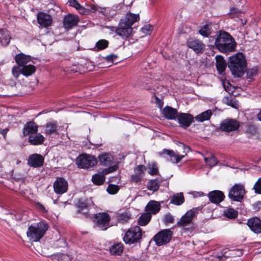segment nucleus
I'll return each instance as SVG.
<instances>
[{
	"label": "nucleus",
	"instance_id": "nucleus-1",
	"mask_svg": "<svg viewBox=\"0 0 261 261\" xmlns=\"http://www.w3.org/2000/svg\"><path fill=\"white\" fill-rule=\"evenodd\" d=\"M216 47L222 53H228L234 50L236 44L230 35L225 32L220 31L215 39Z\"/></svg>",
	"mask_w": 261,
	"mask_h": 261
},
{
	"label": "nucleus",
	"instance_id": "nucleus-2",
	"mask_svg": "<svg viewBox=\"0 0 261 261\" xmlns=\"http://www.w3.org/2000/svg\"><path fill=\"white\" fill-rule=\"evenodd\" d=\"M139 19L138 15L127 13L123 18L121 19L119 23L117 35L123 39L129 37L132 33V25Z\"/></svg>",
	"mask_w": 261,
	"mask_h": 261
},
{
	"label": "nucleus",
	"instance_id": "nucleus-3",
	"mask_svg": "<svg viewBox=\"0 0 261 261\" xmlns=\"http://www.w3.org/2000/svg\"><path fill=\"white\" fill-rule=\"evenodd\" d=\"M228 66L232 74L236 77H241L244 73L245 60L242 53H238L229 58Z\"/></svg>",
	"mask_w": 261,
	"mask_h": 261
},
{
	"label": "nucleus",
	"instance_id": "nucleus-4",
	"mask_svg": "<svg viewBox=\"0 0 261 261\" xmlns=\"http://www.w3.org/2000/svg\"><path fill=\"white\" fill-rule=\"evenodd\" d=\"M46 222L41 221L30 226L27 232V237L32 242L39 241L48 229Z\"/></svg>",
	"mask_w": 261,
	"mask_h": 261
},
{
	"label": "nucleus",
	"instance_id": "nucleus-5",
	"mask_svg": "<svg viewBox=\"0 0 261 261\" xmlns=\"http://www.w3.org/2000/svg\"><path fill=\"white\" fill-rule=\"evenodd\" d=\"M15 59L18 66L22 68V74L23 75L28 76L35 72L36 70L35 67L31 64L27 65L31 61L30 56L21 53L17 55Z\"/></svg>",
	"mask_w": 261,
	"mask_h": 261
},
{
	"label": "nucleus",
	"instance_id": "nucleus-6",
	"mask_svg": "<svg viewBox=\"0 0 261 261\" xmlns=\"http://www.w3.org/2000/svg\"><path fill=\"white\" fill-rule=\"evenodd\" d=\"M142 230L139 226L130 228L125 233L123 240L125 243L131 245L140 241L142 238Z\"/></svg>",
	"mask_w": 261,
	"mask_h": 261
},
{
	"label": "nucleus",
	"instance_id": "nucleus-7",
	"mask_svg": "<svg viewBox=\"0 0 261 261\" xmlns=\"http://www.w3.org/2000/svg\"><path fill=\"white\" fill-rule=\"evenodd\" d=\"M110 216L106 213H99L94 215V226L100 230H105L110 227Z\"/></svg>",
	"mask_w": 261,
	"mask_h": 261
},
{
	"label": "nucleus",
	"instance_id": "nucleus-8",
	"mask_svg": "<svg viewBox=\"0 0 261 261\" xmlns=\"http://www.w3.org/2000/svg\"><path fill=\"white\" fill-rule=\"evenodd\" d=\"M76 163L79 168L88 169L95 166L97 160L92 155L83 154L76 158Z\"/></svg>",
	"mask_w": 261,
	"mask_h": 261
},
{
	"label": "nucleus",
	"instance_id": "nucleus-9",
	"mask_svg": "<svg viewBox=\"0 0 261 261\" xmlns=\"http://www.w3.org/2000/svg\"><path fill=\"white\" fill-rule=\"evenodd\" d=\"M173 235L169 229L161 230L153 237V240L158 246H162L170 242Z\"/></svg>",
	"mask_w": 261,
	"mask_h": 261
},
{
	"label": "nucleus",
	"instance_id": "nucleus-10",
	"mask_svg": "<svg viewBox=\"0 0 261 261\" xmlns=\"http://www.w3.org/2000/svg\"><path fill=\"white\" fill-rule=\"evenodd\" d=\"M245 194V189L243 185L240 184L234 185L230 190L228 197L235 201H241Z\"/></svg>",
	"mask_w": 261,
	"mask_h": 261
},
{
	"label": "nucleus",
	"instance_id": "nucleus-11",
	"mask_svg": "<svg viewBox=\"0 0 261 261\" xmlns=\"http://www.w3.org/2000/svg\"><path fill=\"white\" fill-rule=\"evenodd\" d=\"M240 126V122L236 119H226L220 124V129L229 133L237 130Z\"/></svg>",
	"mask_w": 261,
	"mask_h": 261
},
{
	"label": "nucleus",
	"instance_id": "nucleus-12",
	"mask_svg": "<svg viewBox=\"0 0 261 261\" xmlns=\"http://www.w3.org/2000/svg\"><path fill=\"white\" fill-rule=\"evenodd\" d=\"M198 208H193L188 211L181 217L177 225L179 226H185L190 224L196 215L198 213Z\"/></svg>",
	"mask_w": 261,
	"mask_h": 261
},
{
	"label": "nucleus",
	"instance_id": "nucleus-13",
	"mask_svg": "<svg viewBox=\"0 0 261 261\" xmlns=\"http://www.w3.org/2000/svg\"><path fill=\"white\" fill-rule=\"evenodd\" d=\"M54 190L58 194H63L68 190V182L63 177H57L53 185Z\"/></svg>",
	"mask_w": 261,
	"mask_h": 261
},
{
	"label": "nucleus",
	"instance_id": "nucleus-14",
	"mask_svg": "<svg viewBox=\"0 0 261 261\" xmlns=\"http://www.w3.org/2000/svg\"><path fill=\"white\" fill-rule=\"evenodd\" d=\"M187 43L189 48L197 54L202 53L205 48V45L203 42L196 39L190 38L188 40Z\"/></svg>",
	"mask_w": 261,
	"mask_h": 261
},
{
	"label": "nucleus",
	"instance_id": "nucleus-15",
	"mask_svg": "<svg viewBox=\"0 0 261 261\" xmlns=\"http://www.w3.org/2000/svg\"><path fill=\"white\" fill-rule=\"evenodd\" d=\"M161 154H167L168 156L167 158L168 160L173 163L177 164L186 155L187 153H186L184 155H179L172 150L164 149L162 150Z\"/></svg>",
	"mask_w": 261,
	"mask_h": 261
},
{
	"label": "nucleus",
	"instance_id": "nucleus-16",
	"mask_svg": "<svg viewBox=\"0 0 261 261\" xmlns=\"http://www.w3.org/2000/svg\"><path fill=\"white\" fill-rule=\"evenodd\" d=\"M94 203L91 198L86 199H81L78 202V211L80 213H83L87 216V213L89 207L93 206Z\"/></svg>",
	"mask_w": 261,
	"mask_h": 261
},
{
	"label": "nucleus",
	"instance_id": "nucleus-17",
	"mask_svg": "<svg viewBox=\"0 0 261 261\" xmlns=\"http://www.w3.org/2000/svg\"><path fill=\"white\" fill-rule=\"evenodd\" d=\"M44 163L43 157L39 154H33L29 156L28 160V165L32 167L37 168L42 166Z\"/></svg>",
	"mask_w": 261,
	"mask_h": 261
},
{
	"label": "nucleus",
	"instance_id": "nucleus-18",
	"mask_svg": "<svg viewBox=\"0 0 261 261\" xmlns=\"http://www.w3.org/2000/svg\"><path fill=\"white\" fill-rule=\"evenodd\" d=\"M211 202L218 204L223 201L225 195L223 192L219 190H214L210 192L207 195Z\"/></svg>",
	"mask_w": 261,
	"mask_h": 261
},
{
	"label": "nucleus",
	"instance_id": "nucleus-19",
	"mask_svg": "<svg viewBox=\"0 0 261 261\" xmlns=\"http://www.w3.org/2000/svg\"><path fill=\"white\" fill-rule=\"evenodd\" d=\"M146 169V167L144 165L137 166L134 169V173L130 176L131 181L136 183L141 181Z\"/></svg>",
	"mask_w": 261,
	"mask_h": 261
},
{
	"label": "nucleus",
	"instance_id": "nucleus-20",
	"mask_svg": "<svg viewBox=\"0 0 261 261\" xmlns=\"http://www.w3.org/2000/svg\"><path fill=\"white\" fill-rule=\"evenodd\" d=\"M37 19L41 26L46 28L50 26L53 22L51 16L43 12H39L38 14Z\"/></svg>",
	"mask_w": 261,
	"mask_h": 261
},
{
	"label": "nucleus",
	"instance_id": "nucleus-21",
	"mask_svg": "<svg viewBox=\"0 0 261 261\" xmlns=\"http://www.w3.org/2000/svg\"><path fill=\"white\" fill-rule=\"evenodd\" d=\"M79 21L77 16L70 14L64 17L63 23L65 29L69 30L76 25Z\"/></svg>",
	"mask_w": 261,
	"mask_h": 261
},
{
	"label": "nucleus",
	"instance_id": "nucleus-22",
	"mask_svg": "<svg viewBox=\"0 0 261 261\" xmlns=\"http://www.w3.org/2000/svg\"><path fill=\"white\" fill-rule=\"evenodd\" d=\"M193 117L187 113H181L178 116V121L180 125L183 128L189 127L193 122Z\"/></svg>",
	"mask_w": 261,
	"mask_h": 261
},
{
	"label": "nucleus",
	"instance_id": "nucleus-23",
	"mask_svg": "<svg viewBox=\"0 0 261 261\" xmlns=\"http://www.w3.org/2000/svg\"><path fill=\"white\" fill-rule=\"evenodd\" d=\"M247 225L254 232H261V220L259 219L256 217L250 219L247 222Z\"/></svg>",
	"mask_w": 261,
	"mask_h": 261
},
{
	"label": "nucleus",
	"instance_id": "nucleus-24",
	"mask_svg": "<svg viewBox=\"0 0 261 261\" xmlns=\"http://www.w3.org/2000/svg\"><path fill=\"white\" fill-rule=\"evenodd\" d=\"M37 125L33 121H30L24 125L22 133L23 136H27L29 135H34L37 133Z\"/></svg>",
	"mask_w": 261,
	"mask_h": 261
},
{
	"label": "nucleus",
	"instance_id": "nucleus-25",
	"mask_svg": "<svg viewBox=\"0 0 261 261\" xmlns=\"http://www.w3.org/2000/svg\"><path fill=\"white\" fill-rule=\"evenodd\" d=\"M164 116L168 119H175L178 115L177 111L171 107L166 106L163 109Z\"/></svg>",
	"mask_w": 261,
	"mask_h": 261
},
{
	"label": "nucleus",
	"instance_id": "nucleus-26",
	"mask_svg": "<svg viewBox=\"0 0 261 261\" xmlns=\"http://www.w3.org/2000/svg\"><path fill=\"white\" fill-rule=\"evenodd\" d=\"M124 246L121 243H117L112 245L109 249L111 255L117 256L120 255L123 251Z\"/></svg>",
	"mask_w": 261,
	"mask_h": 261
},
{
	"label": "nucleus",
	"instance_id": "nucleus-27",
	"mask_svg": "<svg viewBox=\"0 0 261 261\" xmlns=\"http://www.w3.org/2000/svg\"><path fill=\"white\" fill-rule=\"evenodd\" d=\"M11 37L9 32L5 29H0V43L3 46H8L10 42Z\"/></svg>",
	"mask_w": 261,
	"mask_h": 261
},
{
	"label": "nucleus",
	"instance_id": "nucleus-28",
	"mask_svg": "<svg viewBox=\"0 0 261 261\" xmlns=\"http://www.w3.org/2000/svg\"><path fill=\"white\" fill-rule=\"evenodd\" d=\"M44 138L39 133H35L31 135L29 137V142L33 145H38L42 144L44 142Z\"/></svg>",
	"mask_w": 261,
	"mask_h": 261
},
{
	"label": "nucleus",
	"instance_id": "nucleus-29",
	"mask_svg": "<svg viewBox=\"0 0 261 261\" xmlns=\"http://www.w3.org/2000/svg\"><path fill=\"white\" fill-rule=\"evenodd\" d=\"M58 124L56 121L47 122L45 126L44 133L46 135L57 134Z\"/></svg>",
	"mask_w": 261,
	"mask_h": 261
},
{
	"label": "nucleus",
	"instance_id": "nucleus-30",
	"mask_svg": "<svg viewBox=\"0 0 261 261\" xmlns=\"http://www.w3.org/2000/svg\"><path fill=\"white\" fill-rule=\"evenodd\" d=\"M160 208V203L155 201H149L146 206V211L153 214L158 213Z\"/></svg>",
	"mask_w": 261,
	"mask_h": 261
},
{
	"label": "nucleus",
	"instance_id": "nucleus-31",
	"mask_svg": "<svg viewBox=\"0 0 261 261\" xmlns=\"http://www.w3.org/2000/svg\"><path fill=\"white\" fill-rule=\"evenodd\" d=\"M98 158L100 164L107 166L110 165L113 161V156L107 153H104L100 154L98 156Z\"/></svg>",
	"mask_w": 261,
	"mask_h": 261
},
{
	"label": "nucleus",
	"instance_id": "nucleus-32",
	"mask_svg": "<svg viewBox=\"0 0 261 261\" xmlns=\"http://www.w3.org/2000/svg\"><path fill=\"white\" fill-rule=\"evenodd\" d=\"M216 65L219 73H222L226 67V63L223 57L221 56H217L216 57Z\"/></svg>",
	"mask_w": 261,
	"mask_h": 261
},
{
	"label": "nucleus",
	"instance_id": "nucleus-33",
	"mask_svg": "<svg viewBox=\"0 0 261 261\" xmlns=\"http://www.w3.org/2000/svg\"><path fill=\"white\" fill-rule=\"evenodd\" d=\"M185 201V198L182 193H178L173 194L171 197L170 203L176 205H180Z\"/></svg>",
	"mask_w": 261,
	"mask_h": 261
},
{
	"label": "nucleus",
	"instance_id": "nucleus-34",
	"mask_svg": "<svg viewBox=\"0 0 261 261\" xmlns=\"http://www.w3.org/2000/svg\"><path fill=\"white\" fill-rule=\"evenodd\" d=\"M212 115V111L208 110L196 116L195 119L197 121L202 122L209 120Z\"/></svg>",
	"mask_w": 261,
	"mask_h": 261
},
{
	"label": "nucleus",
	"instance_id": "nucleus-35",
	"mask_svg": "<svg viewBox=\"0 0 261 261\" xmlns=\"http://www.w3.org/2000/svg\"><path fill=\"white\" fill-rule=\"evenodd\" d=\"M161 181L157 179L150 180L147 184V188L153 192L157 191L160 186Z\"/></svg>",
	"mask_w": 261,
	"mask_h": 261
},
{
	"label": "nucleus",
	"instance_id": "nucleus-36",
	"mask_svg": "<svg viewBox=\"0 0 261 261\" xmlns=\"http://www.w3.org/2000/svg\"><path fill=\"white\" fill-rule=\"evenodd\" d=\"M223 103L234 108H237L238 104L236 100H234L232 95L225 96L223 99Z\"/></svg>",
	"mask_w": 261,
	"mask_h": 261
},
{
	"label": "nucleus",
	"instance_id": "nucleus-37",
	"mask_svg": "<svg viewBox=\"0 0 261 261\" xmlns=\"http://www.w3.org/2000/svg\"><path fill=\"white\" fill-rule=\"evenodd\" d=\"M105 180V177L103 174L96 173L92 176V180L93 184L96 185H101L103 184Z\"/></svg>",
	"mask_w": 261,
	"mask_h": 261
},
{
	"label": "nucleus",
	"instance_id": "nucleus-38",
	"mask_svg": "<svg viewBox=\"0 0 261 261\" xmlns=\"http://www.w3.org/2000/svg\"><path fill=\"white\" fill-rule=\"evenodd\" d=\"M151 219V215L149 214L142 215L138 219V223L141 226H145L148 223Z\"/></svg>",
	"mask_w": 261,
	"mask_h": 261
},
{
	"label": "nucleus",
	"instance_id": "nucleus-39",
	"mask_svg": "<svg viewBox=\"0 0 261 261\" xmlns=\"http://www.w3.org/2000/svg\"><path fill=\"white\" fill-rule=\"evenodd\" d=\"M204 160L206 164L211 168L216 166L218 163L217 159L213 154L210 157H205Z\"/></svg>",
	"mask_w": 261,
	"mask_h": 261
},
{
	"label": "nucleus",
	"instance_id": "nucleus-40",
	"mask_svg": "<svg viewBox=\"0 0 261 261\" xmlns=\"http://www.w3.org/2000/svg\"><path fill=\"white\" fill-rule=\"evenodd\" d=\"M224 215L229 219H234L237 217L238 212L232 208H228L224 211Z\"/></svg>",
	"mask_w": 261,
	"mask_h": 261
},
{
	"label": "nucleus",
	"instance_id": "nucleus-41",
	"mask_svg": "<svg viewBox=\"0 0 261 261\" xmlns=\"http://www.w3.org/2000/svg\"><path fill=\"white\" fill-rule=\"evenodd\" d=\"M199 34L204 37H208L212 33V29L208 24L204 25L199 31Z\"/></svg>",
	"mask_w": 261,
	"mask_h": 261
},
{
	"label": "nucleus",
	"instance_id": "nucleus-42",
	"mask_svg": "<svg viewBox=\"0 0 261 261\" xmlns=\"http://www.w3.org/2000/svg\"><path fill=\"white\" fill-rule=\"evenodd\" d=\"M109 45V41L105 39H101L98 40L95 45L97 50H102L106 48Z\"/></svg>",
	"mask_w": 261,
	"mask_h": 261
},
{
	"label": "nucleus",
	"instance_id": "nucleus-43",
	"mask_svg": "<svg viewBox=\"0 0 261 261\" xmlns=\"http://www.w3.org/2000/svg\"><path fill=\"white\" fill-rule=\"evenodd\" d=\"M130 214L124 213L120 214L118 217V219L119 222L124 223L127 222L130 219Z\"/></svg>",
	"mask_w": 261,
	"mask_h": 261
},
{
	"label": "nucleus",
	"instance_id": "nucleus-44",
	"mask_svg": "<svg viewBox=\"0 0 261 261\" xmlns=\"http://www.w3.org/2000/svg\"><path fill=\"white\" fill-rule=\"evenodd\" d=\"M119 190L118 186L115 185H110L107 188V191L109 194H115L118 192Z\"/></svg>",
	"mask_w": 261,
	"mask_h": 261
},
{
	"label": "nucleus",
	"instance_id": "nucleus-45",
	"mask_svg": "<svg viewBox=\"0 0 261 261\" xmlns=\"http://www.w3.org/2000/svg\"><path fill=\"white\" fill-rule=\"evenodd\" d=\"M163 222L166 225L173 223L174 222V218L171 214H167L164 216Z\"/></svg>",
	"mask_w": 261,
	"mask_h": 261
},
{
	"label": "nucleus",
	"instance_id": "nucleus-46",
	"mask_svg": "<svg viewBox=\"0 0 261 261\" xmlns=\"http://www.w3.org/2000/svg\"><path fill=\"white\" fill-rule=\"evenodd\" d=\"M13 75L15 78H18L20 73L22 74V68L19 66H14L12 69Z\"/></svg>",
	"mask_w": 261,
	"mask_h": 261
},
{
	"label": "nucleus",
	"instance_id": "nucleus-47",
	"mask_svg": "<svg viewBox=\"0 0 261 261\" xmlns=\"http://www.w3.org/2000/svg\"><path fill=\"white\" fill-rule=\"evenodd\" d=\"M246 132L251 135H254L257 132V127L254 124H248L246 127Z\"/></svg>",
	"mask_w": 261,
	"mask_h": 261
},
{
	"label": "nucleus",
	"instance_id": "nucleus-48",
	"mask_svg": "<svg viewBox=\"0 0 261 261\" xmlns=\"http://www.w3.org/2000/svg\"><path fill=\"white\" fill-rule=\"evenodd\" d=\"M255 192L257 194H261V178H259L253 186Z\"/></svg>",
	"mask_w": 261,
	"mask_h": 261
},
{
	"label": "nucleus",
	"instance_id": "nucleus-49",
	"mask_svg": "<svg viewBox=\"0 0 261 261\" xmlns=\"http://www.w3.org/2000/svg\"><path fill=\"white\" fill-rule=\"evenodd\" d=\"M148 173L151 175H155L158 174V169L156 165L153 164L149 169Z\"/></svg>",
	"mask_w": 261,
	"mask_h": 261
},
{
	"label": "nucleus",
	"instance_id": "nucleus-50",
	"mask_svg": "<svg viewBox=\"0 0 261 261\" xmlns=\"http://www.w3.org/2000/svg\"><path fill=\"white\" fill-rule=\"evenodd\" d=\"M117 169H118V166L117 165H114L111 166V167H109L108 168L106 169L104 171V172L106 174H109V173H110L114 171H116L117 170Z\"/></svg>",
	"mask_w": 261,
	"mask_h": 261
},
{
	"label": "nucleus",
	"instance_id": "nucleus-51",
	"mask_svg": "<svg viewBox=\"0 0 261 261\" xmlns=\"http://www.w3.org/2000/svg\"><path fill=\"white\" fill-rule=\"evenodd\" d=\"M68 3L69 4V5L70 6H72L75 9L77 7H80V4L78 3V2L76 0H68Z\"/></svg>",
	"mask_w": 261,
	"mask_h": 261
},
{
	"label": "nucleus",
	"instance_id": "nucleus-52",
	"mask_svg": "<svg viewBox=\"0 0 261 261\" xmlns=\"http://www.w3.org/2000/svg\"><path fill=\"white\" fill-rule=\"evenodd\" d=\"M257 73V70L256 68H251L248 70L247 74L250 76H254Z\"/></svg>",
	"mask_w": 261,
	"mask_h": 261
},
{
	"label": "nucleus",
	"instance_id": "nucleus-53",
	"mask_svg": "<svg viewBox=\"0 0 261 261\" xmlns=\"http://www.w3.org/2000/svg\"><path fill=\"white\" fill-rule=\"evenodd\" d=\"M117 56L116 55L112 54V55L107 56L106 57V59L107 60V61L113 63L114 62V61L117 59Z\"/></svg>",
	"mask_w": 261,
	"mask_h": 261
},
{
	"label": "nucleus",
	"instance_id": "nucleus-54",
	"mask_svg": "<svg viewBox=\"0 0 261 261\" xmlns=\"http://www.w3.org/2000/svg\"><path fill=\"white\" fill-rule=\"evenodd\" d=\"M152 27L150 25H145L142 28V31L144 33L149 34V32L152 30Z\"/></svg>",
	"mask_w": 261,
	"mask_h": 261
},
{
	"label": "nucleus",
	"instance_id": "nucleus-55",
	"mask_svg": "<svg viewBox=\"0 0 261 261\" xmlns=\"http://www.w3.org/2000/svg\"><path fill=\"white\" fill-rule=\"evenodd\" d=\"M36 206L37 208L40 210L42 212H46L47 211L46 210L45 207L43 204L39 202H37L36 203Z\"/></svg>",
	"mask_w": 261,
	"mask_h": 261
},
{
	"label": "nucleus",
	"instance_id": "nucleus-56",
	"mask_svg": "<svg viewBox=\"0 0 261 261\" xmlns=\"http://www.w3.org/2000/svg\"><path fill=\"white\" fill-rule=\"evenodd\" d=\"M241 13H242V11L236 8H231L230 10V13L231 14H238Z\"/></svg>",
	"mask_w": 261,
	"mask_h": 261
},
{
	"label": "nucleus",
	"instance_id": "nucleus-57",
	"mask_svg": "<svg viewBox=\"0 0 261 261\" xmlns=\"http://www.w3.org/2000/svg\"><path fill=\"white\" fill-rule=\"evenodd\" d=\"M76 9L79 11V13L82 15L85 14L86 13V10L82 7L81 5H80V7H77Z\"/></svg>",
	"mask_w": 261,
	"mask_h": 261
},
{
	"label": "nucleus",
	"instance_id": "nucleus-58",
	"mask_svg": "<svg viewBox=\"0 0 261 261\" xmlns=\"http://www.w3.org/2000/svg\"><path fill=\"white\" fill-rule=\"evenodd\" d=\"M108 29H109L112 32H115L117 34H118V27H115L113 26H109L107 27Z\"/></svg>",
	"mask_w": 261,
	"mask_h": 261
},
{
	"label": "nucleus",
	"instance_id": "nucleus-59",
	"mask_svg": "<svg viewBox=\"0 0 261 261\" xmlns=\"http://www.w3.org/2000/svg\"><path fill=\"white\" fill-rule=\"evenodd\" d=\"M180 144H181L182 145V148H183V149H184V152H188L190 151V146H187V145H185V144H182L181 143H179Z\"/></svg>",
	"mask_w": 261,
	"mask_h": 261
},
{
	"label": "nucleus",
	"instance_id": "nucleus-60",
	"mask_svg": "<svg viewBox=\"0 0 261 261\" xmlns=\"http://www.w3.org/2000/svg\"><path fill=\"white\" fill-rule=\"evenodd\" d=\"M9 131V129L8 128H6L5 129H3V130H1L0 133L4 136V137L5 138L6 135Z\"/></svg>",
	"mask_w": 261,
	"mask_h": 261
},
{
	"label": "nucleus",
	"instance_id": "nucleus-61",
	"mask_svg": "<svg viewBox=\"0 0 261 261\" xmlns=\"http://www.w3.org/2000/svg\"><path fill=\"white\" fill-rule=\"evenodd\" d=\"M257 118L259 121H261V110L258 113V114L257 115Z\"/></svg>",
	"mask_w": 261,
	"mask_h": 261
},
{
	"label": "nucleus",
	"instance_id": "nucleus-62",
	"mask_svg": "<svg viewBox=\"0 0 261 261\" xmlns=\"http://www.w3.org/2000/svg\"><path fill=\"white\" fill-rule=\"evenodd\" d=\"M91 9L92 10H93L94 11H97L98 9H97V6H94V5H92L91 6Z\"/></svg>",
	"mask_w": 261,
	"mask_h": 261
},
{
	"label": "nucleus",
	"instance_id": "nucleus-63",
	"mask_svg": "<svg viewBox=\"0 0 261 261\" xmlns=\"http://www.w3.org/2000/svg\"><path fill=\"white\" fill-rule=\"evenodd\" d=\"M198 193L199 194V196H203L205 195L204 193L202 192H199Z\"/></svg>",
	"mask_w": 261,
	"mask_h": 261
},
{
	"label": "nucleus",
	"instance_id": "nucleus-64",
	"mask_svg": "<svg viewBox=\"0 0 261 261\" xmlns=\"http://www.w3.org/2000/svg\"><path fill=\"white\" fill-rule=\"evenodd\" d=\"M231 252H240V251L239 250H233V251H231Z\"/></svg>",
	"mask_w": 261,
	"mask_h": 261
}]
</instances>
